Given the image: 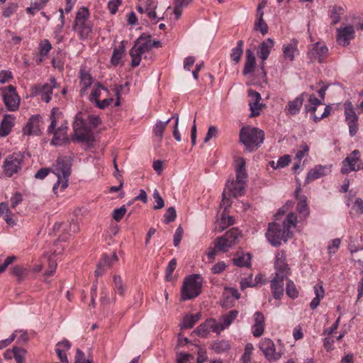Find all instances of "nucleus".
I'll return each instance as SVG.
<instances>
[{
    "instance_id": "nucleus-60",
    "label": "nucleus",
    "mask_w": 363,
    "mask_h": 363,
    "mask_svg": "<svg viewBox=\"0 0 363 363\" xmlns=\"http://www.w3.org/2000/svg\"><path fill=\"white\" fill-rule=\"evenodd\" d=\"M176 267L177 261L175 259H172V260H170L166 268V279L167 281H169L171 279L172 272L174 271Z\"/></svg>"
},
{
    "instance_id": "nucleus-5",
    "label": "nucleus",
    "mask_w": 363,
    "mask_h": 363,
    "mask_svg": "<svg viewBox=\"0 0 363 363\" xmlns=\"http://www.w3.org/2000/svg\"><path fill=\"white\" fill-rule=\"evenodd\" d=\"M62 118V114L57 108H53L50 116V125L48 128V133H52L53 138L51 140L52 145H61L67 143V133L63 128L56 129L57 121Z\"/></svg>"
},
{
    "instance_id": "nucleus-22",
    "label": "nucleus",
    "mask_w": 363,
    "mask_h": 363,
    "mask_svg": "<svg viewBox=\"0 0 363 363\" xmlns=\"http://www.w3.org/2000/svg\"><path fill=\"white\" fill-rule=\"evenodd\" d=\"M118 259V258L116 253H113L111 256L104 255L102 259L99 262L97 268L95 270L96 276H101L106 270L116 263Z\"/></svg>"
},
{
    "instance_id": "nucleus-35",
    "label": "nucleus",
    "mask_w": 363,
    "mask_h": 363,
    "mask_svg": "<svg viewBox=\"0 0 363 363\" xmlns=\"http://www.w3.org/2000/svg\"><path fill=\"white\" fill-rule=\"evenodd\" d=\"M344 13V9L341 6L334 5L331 7L330 11V18L332 21L333 24H337L341 18V16Z\"/></svg>"
},
{
    "instance_id": "nucleus-12",
    "label": "nucleus",
    "mask_w": 363,
    "mask_h": 363,
    "mask_svg": "<svg viewBox=\"0 0 363 363\" xmlns=\"http://www.w3.org/2000/svg\"><path fill=\"white\" fill-rule=\"evenodd\" d=\"M345 121L349 127L350 136L356 135L359 130L358 116L351 101H347L343 104Z\"/></svg>"
},
{
    "instance_id": "nucleus-52",
    "label": "nucleus",
    "mask_w": 363,
    "mask_h": 363,
    "mask_svg": "<svg viewBox=\"0 0 363 363\" xmlns=\"http://www.w3.org/2000/svg\"><path fill=\"white\" fill-rule=\"evenodd\" d=\"M153 199L155 203V204L153 206V209L158 210L162 208L164 206V201L160 195V193L157 189H155L153 192Z\"/></svg>"
},
{
    "instance_id": "nucleus-36",
    "label": "nucleus",
    "mask_w": 363,
    "mask_h": 363,
    "mask_svg": "<svg viewBox=\"0 0 363 363\" xmlns=\"http://www.w3.org/2000/svg\"><path fill=\"white\" fill-rule=\"evenodd\" d=\"M243 41L238 40L237 43V46L232 49V52L230 54L231 60L235 63L238 64L243 53Z\"/></svg>"
},
{
    "instance_id": "nucleus-56",
    "label": "nucleus",
    "mask_w": 363,
    "mask_h": 363,
    "mask_svg": "<svg viewBox=\"0 0 363 363\" xmlns=\"http://www.w3.org/2000/svg\"><path fill=\"white\" fill-rule=\"evenodd\" d=\"M57 264L56 259L53 257H49L48 259V269L45 271V275L50 277L54 274L57 268Z\"/></svg>"
},
{
    "instance_id": "nucleus-55",
    "label": "nucleus",
    "mask_w": 363,
    "mask_h": 363,
    "mask_svg": "<svg viewBox=\"0 0 363 363\" xmlns=\"http://www.w3.org/2000/svg\"><path fill=\"white\" fill-rule=\"evenodd\" d=\"M129 85L128 82H126L124 85H114L111 86V90L114 92L115 96H116V101L114 104V106H118L120 105V95L123 90L124 86H128Z\"/></svg>"
},
{
    "instance_id": "nucleus-26",
    "label": "nucleus",
    "mask_w": 363,
    "mask_h": 363,
    "mask_svg": "<svg viewBox=\"0 0 363 363\" xmlns=\"http://www.w3.org/2000/svg\"><path fill=\"white\" fill-rule=\"evenodd\" d=\"M330 173V167L326 165H317L308 172L305 182L309 183L315 179L326 176Z\"/></svg>"
},
{
    "instance_id": "nucleus-4",
    "label": "nucleus",
    "mask_w": 363,
    "mask_h": 363,
    "mask_svg": "<svg viewBox=\"0 0 363 363\" xmlns=\"http://www.w3.org/2000/svg\"><path fill=\"white\" fill-rule=\"evenodd\" d=\"M203 278L200 274H191L184 281L182 289L181 298L183 301L191 299L198 296L201 290Z\"/></svg>"
},
{
    "instance_id": "nucleus-8",
    "label": "nucleus",
    "mask_w": 363,
    "mask_h": 363,
    "mask_svg": "<svg viewBox=\"0 0 363 363\" xmlns=\"http://www.w3.org/2000/svg\"><path fill=\"white\" fill-rule=\"evenodd\" d=\"M290 235L291 232H286L280 225L275 223L269 224L265 234L269 242L274 247L281 245L282 241L286 242Z\"/></svg>"
},
{
    "instance_id": "nucleus-47",
    "label": "nucleus",
    "mask_w": 363,
    "mask_h": 363,
    "mask_svg": "<svg viewBox=\"0 0 363 363\" xmlns=\"http://www.w3.org/2000/svg\"><path fill=\"white\" fill-rule=\"evenodd\" d=\"M101 90H104L106 93H108V89L105 88L101 84H98L96 88L94 90H93L91 94L89 95V100L96 104V101H99V98L101 96Z\"/></svg>"
},
{
    "instance_id": "nucleus-15",
    "label": "nucleus",
    "mask_w": 363,
    "mask_h": 363,
    "mask_svg": "<svg viewBox=\"0 0 363 363\" xmlns=\"http://www.w3.org/2000/svg\"><path fill=\"white\" fill-rule=\"evenodd\" d=\"M240 294L238 289L233 287H225L222 294L220 305L223 308H229L234 306L236 300H238Z\"/></svg>"
},
{
    "instance_id": "nucleus-21",
    "label": "nucleus",
    "mask_w": 363,
    "mask_h": 363,
    "mask_svg": "<svg viewBox=\"0 0 363 363\" xmlns=\"http://www.w3.org/2000/svg\"><path fill=\"white\" fill-rule=\"evenodd\" d=\"M298 44V40L293 38L291 39L289 43L283 45V57L285 60L289 62H293L294 60L295 56L299 54Z\"/></svg>"
},
{
    "instance_id": "nucleus-19",
    "label": "nucleus",
    "mask_w": 363,
    "mask_h": 363,
    "mask_svg": "<svg viewBox=\"0 0 363 363\" xmlns=\"http://www.w3.org/2000/svg\"><path fill=\"white\" fill-rule=\"evenodd\" d=\"M253 324L251 328V331L255 337L262 336L264 332L265 328V318L263 313L260 311H256L253 314Z\"/></svg>"
},
{
    "instance_id": "nucleus-37",
    "label": "nucleus",
    "mask_w": 363,
    "mask_h": 363,
    "mask_svg": "<svg viewBox=\"0 0 363 363\" xmlns=\"http://www.w3.org/2000/svg\"><path fill=\"white\" fill-rule=\"evenodd\" d=\"M113 279L115 293L118 294L121 296H123L126 291V286L123 284L121 277L118 275H114Z\"/></svg>"
},
{
    "instance_id": "nucleus-16",
    "label": "nucleus",
    "mask_w": 363,
    "mask_h": 363,
    "mask_svg": "<svg viewBox=\"0 0 363 363\" xmlns=\"http://www.w3.org/2000/svg\"><path fill=\"white\" fill-rule=\"evenodd\" d=\"M275 275L286 277L290 272V268L286 262V255L284 251H278L275 256Z\"/></svg>"
},
{
    "instance_id": "nucleus-53",
    "label": "nucleus",
    "mask_w": 363,
    "mask_h": 363,
    "mask_svg": "<svg viewBox=\"0 0 363 363\" xmlns=\"http://www.w3.org/2000/svg\"><path fill=\"white\" fill-rule=\"evenodd\" d=\"M52 49V45L48 40H43L40 43V55L46 56Z\"/></svg>"
},
{
    "instance_id": "nucleus-43",
    "label": "nucleus",
    "mask_w": 363,
    "mask_h": 363,
    "mask_svg": "<svg viewBox=\"0 0 363 363\" xmlns=\"http://www.w3.org/2000/svg\"><path fill=\"white\" fill-rule=\"evenodd\" d=\"M171 120L172 118H169L164 122L161 121H157L153 128V133L155 135L162 139L163 136V132Z\"/></svg>"
},
{
    "instance_id": "nucleus-59",
    "label": "nucleus",
    "mask_w": 363,
    "mask_h": 363,
    "mask_svg": "<svg viewBox=\"0 0 363 363\" xmlns=\"http://www.w3.org/2000/svg\"><path fill=\"white\" fill-rule=\"evenodd\" d=\"M352 210L357 214L363 213V200L361 198H357L352 206Z\"/></svg>"
},
{
    "instance_id": "nucleus-20",
    "label": "nucleus",
    "mask_w": 363,
    "mask_h": 363,
    "mask_svg": "<svg viewBox=\"0 0 363 363\" xmlns=\"http://www.w3.org/2000/svg\"><path fill=\"white\" fill-rule=\"evenodd\" d=\"M40 121L41 117L39 115L32 116L23 129V134L28 135H40L41 133Z\"/></svg>"
},
{
    "instance_id": "nucleus-28",
    "label": "nucleus",
    "mask_w": 363,
    "mask_h": 363,
    "mask_svg": "<svg viewBox=\"0 0 363 363\" xmlns=\"http://www.w3.org/2000/svg\"><path fill=\"white\" fill-rule=\"evenodd\" d=\"M15 117L12 114H5L0 125V136L8 135L14 125Z\"/></svg>"
},
{
    "instance_id": "nucleus-24",
    "label": "nucleus",
    "mask_w": 363,
    "mask_h": 363,
    "mask_svg": "<svg viewBox=\"0 0 363 363\" xmlns=\"http://www.w3.org/2000/svg\"><path fill=\"white\" fill-rule=\"evenodd\" d=\"M306 96V94L303 92L294 100L289 101L285 108L286 114L287 116H294L298 113Z\"/></svg>"
},
{
    "instance_id": "nucleus-25",
    "label": "nucleus",
    "mask_w": 363,
    "mask_h": 363,
    "mask_svg": "<svg viewBox=\"0 0 363 363\" xmlns=\"http://www.w3.org/2000/svg\"><path fill=\"white\" fill-rule=\"evenodd\" d=\"M79 85H80V95L84 96L87 89L91 86L94 82V79L91 74L85 69L84 67H81L79 70Z\"/></svg>"
},
{
    "instance_id": "nucleus-2",
    "label": "nucleus",
    "mask_w": 363,
    "mask_h": 363,
    "mask_svg": "<svg viewBox=\"0 0 363 363\" xmlns=\"http://www.w3.org/2000/svg\"><path fill=\"white\" fill-rule=\"evenodd\" d=\"M264 139L263 130L255 127H244L240 133V140L249 151L259 147Z\"/></svg>"
},
{
    "instance_id": "nucleus-34",
    "label": "nucleus",
    "mask_w": 363,
    "mask_h": 363,
    "mask_svg": "<svg viewBox=\"0 0 363 363\" xmlns=\"http://www.w3.org/2000/svg\"><path fill=\"white\" fill-rule=\"evenodd\" d=\"M238 315V311L232 310L228 313L223 315L220 317V322L223 323L224 328H228L233 322L237 318Z\"/></svg>"
},
{
    "instance_id": "nucleus-17",
    "label": "nucleus",
    "mask_w": 363,
    "mask_h": 363,
    "mask_svg": "<svg viewBox=\"0 0 363 363\" xmlns=\"http://www.w3.org/2000/svg\"><path fill=\"white\" fill-rule=\"evenodd\" d=\"M354 36V28L353 26H342L337 30V42L342 46H347Z\"/></svg>"
},
{
    "instance_id": "nucleus-61",
    "label": "nucleus",
    "mask_w": 363,
    "mask_h": 363,
    "mask_svg": "<svg viewBox=\"0 0 363 363\" xmlns=\"http://www.w3.org/2000/svg\"><path fill=\"white\" fill-rule=\"evenodd\" d=\"M18 5L16 3H10L3 11V16L6 18L10 17L17 9Z\"/></svg>"
},
{
    "instance_id": "nucleus-50",
    "label": "nucleus",
    "mask_w": 363,
    "mask_h": 363,
    "mask_svg": "<svg viewBox=\"0 0 363 363\" xmlns=\"http://www.w3.org/2000/svg\"><path fill=\"white\" fill-rule=\"evenodd\" d=\"M297 211L303 217H306L309 214L307 202L305 198L301 199L296 206Z\"/></svg>"
},
{
    "instance_id": "nucleus-3",
    "label": "nucleus",
    "mask_w": 363,
    "mask_h": 363,
    "mask_svg": "<svg viewBox=\"0 0 363 363\" xmlns=\"http://www.w3.org/2000/svg\"><path fill=\"white\" fill-rule=\"evenodd\" d=\"M89 12L87 8L81 7L77 12L73 30L78 34L79 38L84 40L92 32V26L88 18Z\"/></svg>"
},
{
    "instance_id": "nucleus-44",
    "label": "nucleus",
    "mask_w": 363,
    "mask_h": 363,
    "mask_svg": "<svg viewBox=\"0 0 363 363\" xmlns=\"http://www.w3.org/2000/svg\"><path fill=\"white\" fill-rule=\"evenodd\" d=\"M296 216L294 213H290L287 215L286 218H285L284 221V227L283 228L285 229L286 232H290L291 228H295L296 225Z\"/></svg>"
},
{
    "instance_id": "nucleus-13",
    "label": "nucleus",
    "mask_w": 363,
    "mask_h": 363,
    "mask_svg": "<svg viewBox=\"0 0 363 363\" xmlns=\"http://www.w3.org/2000/svg\"><path fill=\"white\" fill-rule=\"evenodd\" d=\"M4 103L9 111H15L18 109L20 105V97L16 92L13 86L9 85L3 91Z\"/></svg>"
},
{
    "instance_id": "nucleus-54",
    "label": "nucleus",
    "mask_w": 363,
    "mask_h": 363,
    "mask_svg": "<svg viewBox=\"0 0 363 363\" xmlns=\"http://www.w3.org/2000/svg\"><path fill=\"white\" fill-rule=\"evenodd\" d=\"M164 217L165 223H169L174 221L177 217L175 208L174 207L168 208L164 215Z\"/></svg>"
},
{
    "instance_id": "nucleus-49",
    "label": "nucleus",
    "mask_w": 363,
    "mask_h": 363,
    "mask_svg": "<svg viewBox=\"0 0 363 363\" xmlns=\"http://www.w3.org/2000/svg\"><path fill=\"white\" fill-rule=\"evenodd\" d=\"M123 52H124V49H123V46L119 47L118 48H115L113 50V54H112V56L111 58V63L113 65L116 66L119 64Z\"/></svg>"
},
{
    "instance_id": "nucleus-18",
    "label": "nucleus",
    "mask_w": 363,
    "mask_h": 363,
    "mask_svg": "<svg viewBox=\"0 0 363 363\" xmlns=\"http://www.w3.org/2000/svg\"><path fill=\"white\" fill-rule=\"evenodd\" d=\"M57 86L56 79L51 77L50 83H46L43 85L39 84L35 86V92L40 96L41 99L48 103L51 100L52 95V89Z\"/></svg>"
},
{
    "instance_id": "nucleus-23",
    "label": "nucleus",
    "mask_w": 363,
    "mask_h": 363,
    "mask_svg": "<svg viewBox=\"0 0 363 363\" xmlns=\"http://www.w3.org/2000/svg\"><path fill=\"white\" fill-rule=\"evenodd\" d=\"M245 190V184L237 181H232L226 184V186L223 192V194L225 196H240L243 195Z\"/></svg>"
},
{
    "instance_id": "nucleus-63",
    "label": "nucleus",
    "mask_w": 363,
    "mask_h": 363,
    "mask_svg": "<svg viewBox=\"0 0 363 363\" xmlns=\"http://www.w3.org/2000/svg\"><path fill=\"white\" fill-rule=\"evenodd\" d=\"M122 0H111L108 3V9L111 14H115L121 4Z\"/></svg>"
},
{
    "instance_id": "nucleus-14",
    "label": "nucleus",
    "mask_w": 363,
    "mask_h": 363,
    "mask_svg": "<svg viewBox=\"0 0 363 363\" xmlns=\"http://www.w3.org/2000/svg\"><path fill=\"white\" fill-rule=\"evenodd\" d=\"M359 151L358 150H353L351 155L342 161L341 172L343 174H347L353 171H358L360 169L359 164Z\"/></svg>"
},
{
    "instance_id": "nucleus-10",
    "label": "nucleus",
    "mask_w": 363,
    "mask_h": 363,
    "mask_svg": "<svg viewBox=\"0 0 363 363\" xmlns=\"http://www.w3.org/2000/svg\"><path fill=\"white\" fill-rule=\"evenodd\" d=\"M328 56V48L325 43L317 42L308 46L307 57L311 62L322 63Z\"/></svg>"
},
{
    "instance_id": "nucleus-27",
    "label": "nucleus",
    "mask_w": 363,
    "mask_h": 363,
    "mask_svg": "<svg viewBox=\"0 0 363 363\" xmlns=\"http://www.w3.org/2000/svg\"><path fill=\"white\" fill-rule=\"evenodd\" d=\"M285 277L277 276L271 281V290L273 297L280 299L284 295V279Z\"/></svg>"
},
{
    "instance_id": "nucleus-39",
    "label": "nucleus",
    "mask_w": 363,
    "mask_h": 363,
    "mask_svg": "<svg viewBox=\"0 0 363 363\" xmlns=\"http://www.w3.org/2000/svg\"><path fill=\"white\" fill-rule=\"evenodd\" d=\"M211 348L214 352L217 353H221L230 350V345L228 340H221L214 342L211 346Z\"/></svg>"
},
{
    "instance_id": "nucleus-58",
    "label": "nucleus",
    "mask_w": 363,
    "mask_h": 363,
    "mask_svg": "<svg viewBox=\"0 0 363 363\" xmlns=\"http://www.w3.org/2000/svg\"><path fill=\"white\" fill-rule=\"evenodd\" d=\"M125 213L126 208L125 206H122L121 207L113 210L112 217L115 220L118 222L123 218Z\"/></svg>"
},
{
    "instance_id": "nucleus-42",
    "label": "nucleus",
    "mask_w": 363,
    "mask_h": 363,
    "mask_svg": "<svg viewBox=\"0 0 363 363\" xmlns=\"http://www.w3.org/2000/svg\"><path fill=\"white\" fill-rule=\"evenodd\" d=\"M208 325V320H206L204 323L199 325L196 330L193 331L192 334H196L201 337H206L211 332V328Z\"/></svg>"
},
{
    "instance_id": "nucleus-31",
    "label": "nucleus",
    "mask_w": 363,
    "mask_h": 363,
    "mask_svg": "<svg viewBox=\"0 0 363 363\" xmlns=\"http://www.w3.org/2000/svg\"><path fill=\"white\" fill-rule=\"evenodd\" d=\"M237 167L235 168L236 180L237 182H243L245 184L247 178V173L245 171V161L242 157H239L236 160Z\"/></svg>"
},
{
    "instance_id": "nucleus-38",
    "label": "nucleus",
    "mask_w": 363,
    "mask_h": 363,
    "mask_svg": "<svg viewBox=\"0 0 363 363\" xmlns=\"http://www.w3.org/2000/svg\"><path fill=\"white\" fill-rule=\"evenodd\" d=\"M157 6V2L156 0H147L145 4V13L151 19H156L157 14L155 9Z\"/></svg>"
},
{
    "instance_id": "nucleus-51",
    "label": "nucleus",
    "mask_w": 363,
    "mask_h": 363,
    "mask_svg": "<svg viewBox=\"0 0 363 363\" xmlns=\"http://www.w3.org/2000/svg\"><path fill=\"white\" fill-rule=\"evenodd\" d=\"M249 106L251 111V117L259 116L264 106V105L260 103V101H258L257 102H249Z\"/></svg>"
},
{
    "instance_id": "nucleus-33",
    "label": "nucleus",
    "mask_w": 363,
    "mask_h": 363,
    "mask_svg": "<svg viewBox=\"0 0 363 363\" xmlns=\"http://www.w3.org/2000/svg\"><path fill=\"white\" fill-rule=\"evenodd\" d=\"M321 101L318 99L314 94L309 96L308 103L305 105V111L307 113H311L314 118L315 112L318 106L321 104Z\"/></svg>"
},
{
    "instance_id": "nucleus-48",
    "label": "nucleus",
    "mask_w": 363,
    "mask_h": 363,
    "mask_svg": "<svg viewBox=\"0 0 363 363\" xmlns=\"http://www.w3.org/2000/svg\"><path fill=\"white\" fill-rule=\"evenodd\" d=\"M137 45H140L145 50L149 52L151 50L150 48V35H142L136 40Z\"/></svg>"
},
{
    "instance_id": "nucleus-6",
    "label": "nucleus",
    "mask_w": 363,
    "mask_h": 363,
    "mask_svg": "<svg viewBox=\"0 0 363 363\" xmlns=\"http://www.w3.org/2000/svg\"><path fill=\"white\" fill-rule=\"evenodd\" d=\"M25 155L21 152H13L8 155L3 163V172L7 177L18 174L24 164Z\"/></svg>"
},
{
    "instance_id": "nucleus-64",
    "label": "nucleus",
    "mask_w": 363,
    "mask_h": 363,
    "mask_svg": "<svg viewBox=\"0 0 363 363\" xmlns=\"http://www.w3.org/2000/svg\"><path fill=\"white\" fill-rule=\"evenodd\" d=\"M291 162L290 156L288 155H285L282 157H281L277 162H276V167L284 168L286 167L289 162Z\"/></svg>"
},
{
    "instance_id": "nucleus-41",
    "label": "nucleus",
    "mask_w": 363,
    "mask_h": 363,
    "mask_svg": "<svg viewBox=\"0 0 363 363\" xmlns=\"http://www.w3.org/2000/svg\"><path fill=\"white\" fill-rule=\"evenodd\" d=\"M143 54L141 51L138 50L137 48L133 45L130 50V55L131 57V65L137 67L140 65Z\"/></svg>"
},
{
    "instance_id": "nucleus-40",
    "label": "nucleus",
    "mask_w": 363,
    "mask_h": 363,
    "mask_svg": "<svg viewBox=\"0 0 363 363\" xmlns=\"http://www.w3.org/2000/svg\"><path fill=\"white\" fill-rule=\"evenodd\" d=\"M250 260L251 256L250 254H242L234 258L233 262L234 264L238 267H249L251 264Z\"/></svg>"
},
{
    "instance_id": "nucleus-9",
    "label": "nucleus",
    "mask_w": 363,
    "mask_h": 363,
    "mask_svg": "<svg viewBox=\"0 0 363 363\" xmlns=\"http://www.w3.org/2000/svg\"><path fill=\"white\" fill-rule=\"evenodd\" d=\"M241 235V232L238 228H233L227 231L224 235L216 238L215 248L218 251L225 252L236 243Z\"/></svg>"
},
{
    "instance_id": "nucleus-1",
    "label": "nucleus",
    "mask_w": 363,
    "mask_h": 363,
    "mask_svg": "<svg viewBox=\"0 0 363 363\" xmlns=\"http://www.w3.org/2000/svg\"><path fill=\"white\" fill-rule=\"evenodd\" d=\"M72 157L70 156H60L52 165V172L57 177V182L52 187L55 194H58L68 186V180L71 174Z\"/></svg>"
},
{
    "instance_id": "nucleus-29",
    "label": "nucleus",
    "mask_w": 363,
    "mask_h": 363,
    "mask_svg": "<svg viewBox=\"0 0 363 363\" xmlns=\"http://www.w3.org/2000/svg\"><path fill=\"white\" fill-rule=\"evenodd\" d=\"M256 65L255 56L252 50L247 49L246 50L245 62L242 73L247 75L253 72Z\"/></svg>"
},
{
    "instance_id": "nucleus-32",
    "label": "nucleus",
    "mask_w": 363,
    "mask_h": 363,
    "mask_svg": "<svg viewBox=\"0 0 363 363\" xmlns=\"http://www.w3.org/2000/svg\"><path fill=\"white\" fill-rule=\"evenodd\" d=\"M201 318L199 313L186 315L184 317L182 323L181 324L182 329L191 328L199 321Z\"/></svg>"
},
{
    "instance_id": "nucleus-7",
    "label": "nucleus",
    "mask_w": 363,
    "mask_h": 363,
    "mask_svg": "<svg viewBox=\"0 0 363 363\" xmlns=\"http://www.w3.org/2000/svg\"><path fill=\"white\" fill-rule=\"evenodd\" d=\"M73 129L74 135L72 138L73 141L90 142L94 140L91 129L86 125L81 113H78L75 116L73 123Z\"/></svg>"
},
{
    "instance_id": "nucleus-62",
    "label": "nucleus",
    "mask_w": 363,
    "mask_h": 363,
    "mask_svg": "<svg viewBox=\"0 0 363 363\" xmlns=\"http://www.w3.org/2000/svg\"><path fill=\"white\" fill-rule=\"evenodd\" d=\"M74 363H92V362L86 359L84 353L81 350L77 349Z\"/></svg>"
},
{
    "instance_id": "nucleus-11",
    "label": "nucleus",
    "mask_w": 363,
    "mask_h": 363,
    "mask_svg": "<svg viewBox=\"0 0 363 363\" xmlns=\"http://www.w3.org/2000/svg\"><path fill=\"white\" fill-rule=\"evenodd\" d=\"M259 348L269 362H277L283 354L281 350H276L274 342L269 338L262 339L259 343Z\"/></svg>"
},
{
    "instance_id": "nucleus-57",
    "label": "nucleus",
    "mask_w": 363,
    "mask_h": 363,
    "mask_svg": "<svg viewBox=\"0 0 363 363\" xmlns=\"http://www.w3.org/2000/svg\"><path fill=\"white\" fill-rule=\"evenodd\" d=\"M255 28L257 30H259L263 35L267 33L268 26L264 19L262 18V16H260V18L257 19V21L255 22Z\"/></svg>"
},
{
    "instance_id": "nucleus-30",
    "label": "nucleus",
    "mask_w": 363,
    "mask_h": 363,
    "mask_svg": "<svg viewBox=\"0 0 363 363\" xmlns=\"http://www.w3.org/2000/svg\"><path fill=\"white\" fill-rule=\"evenodd\" d=\"M274 44V40L269 38L264 40L259 47V56L262 60V63L268 58L270 55L271 50Z\"/></svg>"
},
{
    "instance_id": "nucleus-45",
    "label": "nucleus",
    "mask_w": 363,
    "mask_h": 363,
    "mask_svg": "<svg viewBox=\"0 0 363 363\" xmlns=\"http://www.w3.org/2000/svg\"><path fill=\"white\" fill-rule=\"evenodd\" d=\"M286 293L287 296L292 299H295L298 296V291L296 287V285L291 279L287 280Z\"/></svg>"
},
{
    "instance_id": "nucleus-46",
    "label": "nucleus",
    "mask_w": 363,
    "mask_h": 363,
    "mask_svg": "<svg viewBox=\"0 0 363 363\" xmlns=\"http://www.w3.org/2000/svg\"><path fill=\"white\" fill-rule=\"evenodd\" d=\"M208 325H209L211 331H213L216 334H220L221 331L225 330L223 323L221 322H217L214 318L208 319Z\"/></svg>"
}]
</instances>
